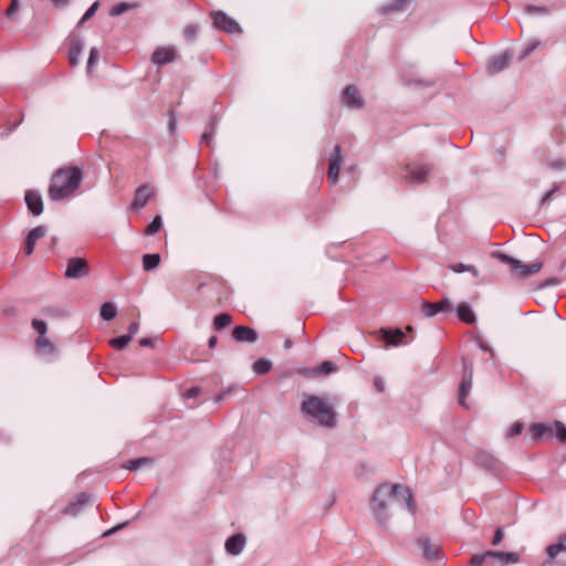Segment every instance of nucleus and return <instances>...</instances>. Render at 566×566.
Instances as JSON below:
<instances>
[{"label": "nucleus", "mask_w": 566, "mask_h": 566, "mask_svg": "<svg viewBox=\"0 0 566 566\" xmlns=\"http://www.w3.org/2000/svg\"><path fill=\"white\" fill-rule=\"evenodd\" d=\"M394 502L405 506L411 514L415 513L412 494L408 488H402L399 484H379L371 495L369 506L376 523L382 530L388 528L391 518L389 507Z\"/></svg>", "instance_id": "obj_1"}, {"label": "nucleus", "mask_w": 566, "mask_h": 566, "mask_svg": "<svg viewBox=\"0 0 566 566\" xmlns=\"http://www.w3.org/2000/svg\"><path fill=\"white\" fill-rule=\"evenodd\" d=\"M83 171L80 167L60 168L52 178L49 187V197L52 201L62 199L74 193L81 186Z\"/></svg>", "instance_id": "obj_2"}, {"label": "nucleus", "mask_w": 566, "mask_h": 566, "mask_svg": "<svg viewBox=\"0 0 566 566\" xmlns=\"http://www.w3.org/2000/svg\"><path fill=\"white\" fill-rule=\"evenodd\" d=\"M301 411L321 427L334 428L337 424V415L334 408L316 395L304 397Z\"/></svg>", "instance_id": "obj_3"}, {"label": "nucleus", "mask_w": 566, "mask_h": 566, "mask_svg": "<svg viewBox=\"0 0 566 566\" xmlns=\"http://www.w3.org/2000/svg\"><path fill=\"white\" fill-rule=\"evenodd\" d=\"M502 263L511 266L512 271H514L518 277L526 279L531 275L539 272L543 268V262H534L532 264H524L520 260L505 254V253H495L494 254Z\"/></svg>", "instance_id": "obj_4"}, {"label": "nucleus", "mask_w": 566, "mask_h": 566, "mask_svg": "<svg viewBox=\"0 0 566 566\" xmlns=\"http://www.w3.org/2000/svg\"><path fill=\"white\" fill-rule=\"evenodd\" d=\"M210 15L212 19V24L216 29L229 34H240L242 32L240 24L226 12L212 11Z\"/></svg>", "instance_id": "obj_5"}, {"label": "nucleus", "mask_w": 566, "mask_h": 566, "mask_svg": "<svg viewBox=\"0 0 566 566\" xmlns=\"http://www.w3.org/2000/svg\"><path fill=\"white\" fill-rule=\"evenodd\" d=\"M90 266L83 258H71L67 261L64 276L70 280L80 279L88 275Z\"/></svg>", "instance_id": "obj_6"}, {"label": "nucleus", "mask_w": 566, "mask_h": 566, "mask_svg": "<svg viewBox=\"0 0 566 566\" xmlns=\"http://www.w3.org/2000/svg\"><path fill=\"white\" fill-rule=\"evenodd\" d=\"M512 54L509 51H503L500 54L490 57L486 72L491 75L504 71L511 63Z\"/></svg>", "instance_id": "obj_7"}, {"label": "nucleus", "mask_w": 566, "mask_h": 566, "mask_svg": "<svg viewBox=\"0 0 566 566\" xmlns=\"http://www.w3.org/2000/svg\"><path fill=\"white\" fill-rule=\"evenodd\" d=\"M452 312V303L448 298H443L440 302L430 303L424 302L422 304V313L427 317H433L439 313H451Z\"/></svg>", "instance_id": "obj_8"}, {"label": "nucleus", "mask_w": 566, "mask_h": 566, "mask_svg": "<svg viewBox=\"0 0 566 566\" xmlns=\"http://www.w3.org/2000/svg\"><path fill=\"white\" fill-rule=\"evenodd\" d=\"M245 545V535L243 533H235L226 539L224 548L228 554L238 556L243 552Z\"/></svg>", "instance_id": "obj_9"}, {"label": "nucleus", "mask_w": 566, "mask_h": 566, "mask_svg": "<svg viewBox=\"0 0 566 566\" xmlns=\"http://www.w3.org/2000/svg\"><path fill=\"white\" fill-rule=\"evenodd\" d=\"M178 57V54L174 48H158L151 55V62L158 66H164L172 63Z\"/></svg>", "instance_id": "obj_10"}, {"label": "nucleus", "mask_w": 566, "mask_h": 566, "mask_svg": "<svg viewBox=\"0 0 566 566\" xmlns=\"http://www.w3.org/2000/svg\"><path fill=\"white\" fill-rule=\"evenodd\" d=\"M342 160L343 158L340 155V146L336 144L334 146V154L329 158V167L327 172L328 181L332 185H335L338 181Z\"/></svg>", "instance_id": "obj_11"}, {"label": "nucleus", "mask_w": 566, "mask_h": 566, "mask_svg": "<svg viewBox=\"0 0 566 566\" xmlns=\"http://www.w3.org/2000/svg\"><path fill=\"white\" fill-rule=\"evenodd\" d=\"M342 99L349 108H360L364 105L360 92L354 85H348L344 88Z\"/></svg>", "instance_id": "obj_12"}, {"label": "nucleus", "mask_w": 566, "mask_h": 566, "mask_svg": "<svg viewBox=\"0 0 566 566\" xmlns=\"http://www.w3.org/2000/svg\"><path fill=\"white\" fill-rule=\"evenodd\" d=\"M232 337L238 343L252 344L258 340V332L252 327L238 325L232 329Z\"/></svg>", "instance_id": "obj_13"}, {"label": "nucleus", "mask_w": 566, "mask_h": 566, "mask_svg": "<svg viewBox=\"0 0 566 566\" xmlns=\"http://www.w3.org/2000/svg\"><path fill=\"white\" fill-rule=\"evenodd\" d=\"M48 233V228L45 226H38L29 231L24 242V252L27 255H30L34 251V247L36 241Z\"/></svg>", "instance_id": "obj_14"}, {"label": "nucleus", "mask_w": 566, "mask_h": 566, "mask_svg": "<svg viewBox=\"0 0 566 566\" xmlns=\"http://www.w3.org/2000/svg\"><path fill=\"white\" fill-rule=\"evenodd\" d=\"M24 200L29 211L33 216H40L43 212V200L39 191L28 190L25 192Z\"/></svg>", "instance_id": "obj_15"}, {"label": "nucleus", "mask_w": 566, "mask_h": 566, "mask_svg": "<svg viewBox=\"0 0 566 566\" xmlns=\"http://www.w3.org/2000/svg\"><path fill=\"white\" fill-rule=\"evenodd\" d=\"M545 551L547 560L542 566H551L558 554L566 553V534L560 535L557 542L548 545Z\"/></svg>", "instance_id": "obj_16"}, {"label": "nucleus", "mask_w": 566, "mask_h": 566, "mask_svg": "<svg viewBox=\"0 0 566 566\" xmlns=\"http://www.w3.org/2000/svg\"><path fill=\"white\" fill-rule=\"evenodd\" d=\"M92 500V496L87 493H81L77 495L75 501L70 502L65 509L63 510V514L70 516H76L83 507L88 504Z\"/></svg>", "instance_id": "obj_17"}, {"label": "nucleus", "mask_w": 566, "mask_h": 566, "mask_svg": "<svg viewBox=\"0 0 566 566\" xmlns=\"http://www.w3.org/2000/svg\"><path fill=\"white\" fill-rule=\"evenodd\" d=\"M84 49V42L78 35H70L69 60L72 66L78 64L80 56Z\"/></svg>", "instance_id": "obj_18"}, {"label": "nucleus", "mask_w": 566, "mask_h": 566, "mask_svg": "<svg viewBox=\"0 0 566 566\" xmlns=\"http://www.w3.org/2000/svg\"><path fill=\"white\" fill-rule=\"evenodd\" d=\"M337 370V366L332 360H324L317 367L305 369L304 374L307 376H328Z\"/></svg>", "instance_id": "obj_19"}, {"label": "nucleus", "mask_w": 566, "mask_h": 566, "mask_svg": "<svg viewBox=\"0 0 566 566\" xmlns=\"http://www.w3.org/2000/svg\"><path fill=\"white\" fill-rule=\"evenodd\" d=\"M419 546L422 549L423 557L431 562L439 559L440 557V547L437 544L431 543L428 538H420Z\"/></svg>", "instance_id": "obj_20"}, {"label": "nucleus", "mask_w": 566, "mask_h": 566, "mask_svg": "<svg viewBox=\"0 0 566 566\" xmlns=\"http://www.w3.org/2000/svg\"><path fill=\"white\" fill-rule=\"evenodd\" d=\"M408 177L412 182L422 184L427 180L430 168L426 165L408 167Z\"/></svg>", "instance_id": "obj_21"}, {"label": "nucleus", "mask_w": 566, "mask_h": 566, "mask_svg": "<svg viewBox=\"0 0 566 566\" xmlns=\"http://www.w3.org/2000/svg\"><path fill=\"white\" fill-rule=\"evenodd\" d=\"M382 338L386 342V347L388 346H399L403 344L405 334L401 329H381Z\"/></svg>", "instance_id": "obj_22"}, {"label": "nucleus", "mask_w": 566, "mask_h": 566, "mask_svg": "<svg viewBox=\"0 0 566 566\" xmlns=\"http://www.w3.org/2000/svg\"><path fill=\"white\" fill-rule=\"evenodd\" d=\"M411 0H392L381 7V13L390 15L397 12H403L408 9Z\"/></svg>", "instance_id": "obj_23"}, {"label": "nucleus", "mask_w": 566, "mask_h": 566, "mask_svg": "<svg viewBox=\"0 0 566 566\" xmlns=\"http://www.w3.org/2000/svg\"><path fill=\"white\" fill-rule=\"evenodd\" d=\"M455 312L459 319L467 324H473L476 321V316L472 307L465 302L459 303L455 308Z\"/></svg>", "instance_id": "obj_24"}, {"label": "nucleus", "mask_w": 566, "mask_h": 566, "mask_svg": "<svg viewBox=\"0 0 566 566\" xmlns=\"http://www.w3.org/2000/svg\"><path fill=\"white\" fill-rule=\"evenodd\" d=\"M149 198H150V193L148 191V187L147 186L138 187L135 191V197L130 205V208L136 210V209L145 207L146 203L148 202Z\"/></svg>", "instance_id": "obj_25"}, {"label": "nucleus", "mask_w": 566, "mask_h": 566, "mask_svg": "<svg viewBox=\"0 0 566 566\" xmlns=\"http://www.w3.org/2000/svg\"><path fill=\"white\" fill-rule=\"evenodd\" d=\"M217 127H218V119H217V116L213 115L210 117V119L207 124L206 130L201 135L200 143L209 146L212 143V139L216 135Z\"/></svg>", "instance_id": "obj_26"}, {"label": "nucleus", "mask_w": 566, "mask_h": 566, "mask_svg": "<svg viewBox=\"0 0 566 566\" xmlns=\"http://www.w3.org/2000/svg\"><path fill=\"white\" fill-rule=\"evenodd\" d=\"M488 555H492V558H496L503 562V566L517 564L520 562V555L514 552H496L488 551Z\"/></svg>", "instance_id": "obj_27"}, {"label": "nucleus", "mask_w": 566, "mask_h": 566, "mask_svg": "<svg viewBox=\"0 0 566 566\" xmlns=\"http://www.w3.org/2000/svg\"><path fill=\"white\" fill-rule=\"evenodd\" d=\"M530 432L532 434L533 441L541 440L545 434H552L553 433V427L547 423L537 422L533 423L530 428Z\"/></svg>", "instance_id": "obj_28"}, {"label": "nucleus", "mask_w": 566, "mask_h": 566, "mask_svg": "<svg viewBox=\"0 0 566 566\" xmlns=\"http://www.w3.org/2000/svg\"><path fill=\"white\" fill-rule=\"evenodd\" d=\"M478 463L490 472H497L500 470V462L490 454H480Z\"/></svg>", "instance_id": "obj_29"}, {"label": "nucleus", "mask_w": 566, "mask_h": 566, "mask_svg": "<svg viewBox=\"0 0 566 566\" xmlns=\"http://www.w3.org/2000/svg\"><path fill=\"white\" fill-rule=\"evenodd\" d=\"M472 382H473V379H469V376L467 378L461 379V382L459 386V391H458V402H459V405H461L463 407L467 406L465 399L471 391Z\"/></svg>", "instance_id": "obj_30"}, {"label": "nucleus", "mask_w": 566, "mask_h": 566, "mask_svg": "<svg viewBox=\"0 0 566 566\" xmlns=\"http://www.w3.org/2000/svg\"><path fill=\"white\" fill-rule=\"evenodd\" d=\"M35 344L40 355H51L55 350L53 344L46 338L45 335L38 336Z\"/></svg>", "instance_id": "obj_31"}, {"label": "nucleus", "mask_w": 566, "mask_h": 566, "mask_svg": "<svg viewBox=\"0 0 566 566\" xmlns=\"http://www.w3.org/2000/svg\"><path fill=\"white\" fill-rule=\"evenodd\" d=\"M272 367L273 364L271 360L266 358H259L253 363L252 370L255 375H265L272 369Z\"/></svg>", "instance_id": "obj_32"}, {"label": "nucleus", "mask_w": 566, "mask_h": 566, "mask_svg": "<svg viewBox=\"0 0 566 566\" xmlns=\"http://www.w3.org/2000/svg\"><path fill=\"white\" fill-rule=\"evenodd\" d=\"M99 315L104 321L109 322L116 317L117 307L111 302H105L99 308Z\"/></svg>", "instance_id": "obj_33"}, {"label": "nucleus", "mask_w": 566, "mask_h": 566, "mask_svg": "<svg viewBox=\"0 0 566 566\" xmlns=\"http://www.w3.org/2000/svg\"><path fill=\"white\" fill-rule=\"evenodd\" d=\"M160 254L158 253H149V254H145L143 256V268L145 271H151L154 269H156L159 263H160Z\"/></svg>", "instance_id": "obj_34"}, {"label": "nucleus", "mask_w": 566, "mask_h": 566, "mask_svg": "<svg viewBox=\"0 0 566 566\" xmlns=\"http://www.w3.org/2000/svg\"><path fill=\"white\" fill-rule=\"evenodd\" d=\"M449 269L451 271H453L454 273L469 272L474 277L479 276V270L474 265L464 264V263H457V264H451L449 266Z\"/></svg>", "instance_id": "obj_35"}, {"label": "nucleus", "mask_w": 566, "mask_h": 566, "mask_svg": "<svg viewBox=\"0 0 566 566\" xmlns=\"http://www.w3.org/2000/svg\"><path fill=\"white\" fill-rule=\"evenodd\" d=\"M153 462V460L150 458H147V457H140V458H136V459H132L129 460L125 465L124 468L127 469V470H130V471H137L139 470L142 467H144L145 464H150Z\"/></svg>", "instance_id": "obj_36"}, {"label": "nucleus", "mask_w": 566, "mask_h": 566, "mask_svg": "<svg viewBox=\"0 0 566 566\" xmlns=\"http://www.w3.org/2000/svg\"><path fill=\"white\" fill-rule=\"evenodd\" d=\"M232 322L231 315L228 313H220L213 318V326L216 329L220 331L228 327Z\"/></svg>", "instance_id": "obj_37"}, {"label": "nucleus", "mask_w": 566, "mask_h": 566, "mask_svg": "<svg viewBox=\"0 0 566 566\" xmlns=\"http://www.w3.org/2000/svg\"><path fill=\"white\" fill-rule=\"evenodd\" d=\"M524 12L528 15H548L549 9L544 6L527 4L524 7Z\"/></svg>", "instance_id": "obj_38"}, {"label": "nucleus", "mask_w": 566, "mask_h": 566, "mask_svg": "<svg viewBox=\"0 0 566 566\" xmlns=\"http://www.w3.org/2000/svg\"><path fill=\"white\" fill-rule=\"evenodd\" d=\"M161 227H163V219L159 214H157L154 217L151 222L148 223V226L145 230V234L153 235V234L157 233L158 231H160Z\"/></svg>", "instance_id": "obj_39"}, {"label": "nucleus", "mask_w": 566, "mask_h": 566, "mask_svg": "<svg viewBox=\"0 0 566 566\" xmlns=\"http://www.w3.org/2000/svg\"><path fill=\"white\" fill-rule=\"evenodd\" d=\"M130 335H120L118 337H115L111 339L109 344L112 347H114L117 350L124 349L130 342Z\"/></svg>", "instance_id": "obj_40"}, {"label": "nucleus", "mask_w": 566, "mask_h": 566, "mask_svg": "<svg viewBox=\"0 0 566 566\" xmlns=\"http://www.w3.org/2000/svg\"><path fill=\"white\" fill-rule=\"evenodd\" d=\"M539 45H541V41H538V40H531V41H528L524 45V48H523V50L521 52L520 60H524L527 56H530Z\"/></svg>", "instance_id": "obj_41"}, {"label": "nucleus", "mask_w": 566, "mask_h": 566, "mask_svg": "<svg viewBox=\"0 0 566 566\" xmlns=\"http://www.w3.org/2000/svg\"><path fill=\"white\" fill-rule=\"evenodd\" d=\"M555 437L562 443H566V426L560 421L554 422Z\"/></svg>", "instance_id": "obj_42"}, {"label": "nucleus", "mask_w": 566, "mask_h": 566, "mask_svg": "<svg viewBox=\"0 0 566 566\" xmlns=\"http://www.w3.org/2000/svg\"><path fill=\"white\" fill-rule=\"evenodd\" d=\"M98 7H99L98 1L93 2L92 6L86 10V12L80 19L77 25L81 27L83 23H85L87 20H90L96 13Z\"/></svg>", "instance_id": "obj_43"}, {"label": "nucleus", "mask_w": 566, "mask_h": 566, "mask_svg": "<svg viewBox=\"0 0 566 566\" xmlns=\"http://www.w3.org/2000/svg\"><path fill=\"white\" fill-rule=\"evenodd\" d=\"M488 558H492V555H488V551L482 554H474L469 566H482Z\"/></svg>", "instance_id": "obj_44"}, {"label": "nucleus", "mask_w": 566, "mask_h": 566, "mask_svg": "<svg viewBox=\"0 0 566 566\" xmlns=\"http://www.w3.org/2000/svg\"><path fill=\"white\" fill-rule=\"evenodd\" d=\"M130 8H132V4H129L127 2H119L112 8L111 15H113V17L120 15V14L127 12Z\"/></svg>", "instance_id": "obj_45"}, {"label": "nucleus", "mask_w": 566, "mask_h": 566, "mask_svg": "<svg viewBox=\"0 0 566 566\" xmlns=\"http://www.w3.org/2000/svg\"><path fill=\"white\" fill-rule=\"evenodd\" d=\"M524 429V423L521 421L514 422L511 428L506 432L507 438H513L522 433Z\"/></svg>", "instance_id": "obj_46"}, {"label": "nucleus", "mask_w": 566, "mask_h": 566, "mask_svg": "<svg viewBox=\"0 0 566 566\" xmlns=\"http://www.w3.org/2000/svg\"><path fill=\"white\" fill-rule=\"evenodd\" d=\"M32 327L38 332L39 336H44L48 331L46 323L42 319L34 318L32 321Z\"/></svg>", "instance_id": "obj_47"}, {"label": "nucleus", "mask_w": 566, "mask_h": 566, "mask_svg": "<svg viewBox=\"0 0 566 566\" xmlns=\"http://www.w3.org/2000/svg\"><path fill=\"white\" fill-rule=\"evenodd\" d=\"M99 57V51L96 46H93L90 50V55L87 60V71L90 72L95 65L96 60Z\"/></svg>", "instance_id": "obj_48"}, {"label": "nucleus", "mask_w": 566, "mask_h": 566, "mask_svg": "<svg viewBox=\"0 0 566 566\" xmlns=\"http://www.w3.org/2000/svg\"><path fill=\"white\" fill-rule=\"evenodd\" d=\"M468 376L469 379H473V366L471 363H468L465 358H463L462 378H467Z\"/></svg>", "instance_id": "obj_49"}, {"label": "nucleus", "mask_w": 566, "mask_h": 566, "mask_svg": "<svg viewBox=\"0 0 566 566\" xmlns=\"http://www.w3.org/2000/svg\"><path fill=\"white\" fill-rule=\"evenodd\" d=\"M476 343H478V347L483 350V352H488L491 354V357H494L495 355V352L494 349L486 343L484 342L482 338H478L476 339Z\"/></svg>", "instance_id": "obj_50"}, {"label": "nucleus", "mask_w": 566, "mask_h": 566, "mask_svg": "<svg viewBox=\"0 0 566 566\" xmlns=\"http://www.w3.org/2000/svg\"><path fill=\"white\" fill-rule=\"evenodd\" d=\"M177 129V118L174 114V112L169 113V120H168V130L170 134H174Z\"/></svg>", "instance_id": "obj_51"}, {"label": "nucleus", "mask_w": 566, "mask_h": 566, "mask_svg": "<svg viewBox=\"0 0 566 566\" xmlns=\"http://www.w3.org/2000/svg\"><path fill=\"white\" fill-rule=\"evenodd\" d=\"M549 167L555 170L564 169L566 167V160L562 159V158L556 159V160L549 163Z\"/></svg>", "instance_id": "obj_52"}, {"label": "nucleus", "mask_w": 566, "mask_h": 566, "mask_svg": "<svg viewBox=\"0 0 566 566\" xmlns=\"http://www.w3.org/2000/svg\"><path fill=\"white\" fill-rule=\"evenodd\" d=\"M184 33H185V36H186L187 39H190V40H191V39H193V38L196 36V34H197V28H196L195 25H192V24H189V25H187V27L185 28Z\"/></svg>", "instance_id": "obj_53"}, {"label": "nucleus", "mask_w": 566, "mask_h": 566, "mask_svg": "<svg viewBox=\"0 0 566 566\" xmlns=\"http://www.w3.org/2000/svg\"><path fill=\"white\" fill-rule=\"evenodd\" d=\"M19 8V0H12L10 7L7 9V15L9 18H12L13 14L15 13V11L18 10Z\"/></svg>", "instance_id": "obj_54"}, {"label": "nucleus", "mask_w": 566, "mask_h": 566, "mask_svg": "<svg viewBox=\"0 0 566 566\" xmlns=\"http://www.w3.org/2000/svg\"><path fill=\"white\" fill-rule=\"evenodd\" d=\"M200 392V388L198 387H191L186 390L185 397L188 399L196 398Z\"/></svg>", "instance_id": "obj_55"}, {"label": "nucleus", "mask_w": 566, "mask_h": 566, "mask_svg": "<svg viewBox=\"0 0 566 566\" xmlns=\"http://www.w3.org/2000/svg\"><path fill=\"white\" fill-rule=\"evenodd\" d=\"M503 539V532L501 528H497L494 533L492 545L497 546Z\"/></svg>", "instance_id": "obj_56"}, {"label": "nucleus", "mask_w": 566, "mask_h": 566, "mask_svg": "<svg viewBox=\"0 0 566 566\" xmlns=\"http://www.w3.org/2000/svg\"><path fill=\"white\" fill-rule=\"evenodd\" d=\"M127 524H128V522H124V523L117 524L116 526H114V527L109 528L108 531H106L103 534V536L112 535V534L116 533L117 531L124 528Z\"/></svg>", "instance_id": "obj_57"}, {"label": "nucleus", "mask_w": 566, "mask_h": 566, "mask_svg": "<svg viewBox=\"0 0 566 566\" xmlns=\"http://www.w3.org/2000/svg\"><path fill=\"white\" fill-rule=\"evenodd\" d=\"M138 329H139V324L137 322H133L128 326V333L126 335H130V339H132L133 336L138 332Z\"/></svg>", "instance_id": "obj_58"}, {"label": "nucleus", "mask_w": 566, "mask_h": 566, "mask_svg": "<svg viewBox=\"0 0 566 566\" xmlns=\"http://www.w3.org/2000/svg\"><path fill=\"white\" fill-rule=\"evenodd\" d=\"M154 343H155V339L154 338H150V337H144L139 340V345L142 347H153L154 346Z\"/></svg>", "instance_id": "obj_59"}, {"label": "nucleus", "mask_w": 566, "mask_h": 566, "mask_svg": "<svg viewBox=\"0 0 566 566\" xmlns=\"http://www.w3.org/2000/svg\"><path fill=\"white\" fill-rule=\"evenodd\" d=\"M559 284V279L557 277H549L547 279L543 284L542 286L543 287H548V286H556Z\"/></svg>", "instance_id": "obj_60"}, {"label": "nucleus", "mask_w": 566, "mask_h": 566, "mask_svg": "<svg viewBox=\"0 0 566 566\" xmlns=\"http://www.w3.org/2000/svg\"><path fill=\"white\" fill-rule=\"evenodd\" d=\"M557 190V187L552 188L549 191H547L541 199V205L546 203L553 196V193Z\"/></svg>", "instance_id": "obj_61"}, {"label": "nucleus", "mask_w": 566, "mask_h": 566, "mask_svg": "<svg viewBox=\"0 0 566 566\" xmlns=\"http://www.w3.org/2000/svg\"><path fill=\"white\" fill-rule=\"evenodd\" d=\"M374 385H375V387L377 388V390H378L379 392H381V391H384V390H385V382L382 381V379H381V378L376 377V378L374 379Z\"/></svg>", "instance_id": "obj_62"}, {"label": "nucleus", "mask_w": 566, "mask_h": 566, "mask_svg": "<svg viewBox=\"0 0 566 566\" xmlns=\"http://www.w3.org/2000/svg\"><path fill=\"white\" fill-rule=\"evenodd\" d=\"M21 122H22V118H20L19 120L14 122V123L10 126L9 132H8V133H6V134L1 133V134H0V136H1V137H4V136H8L9 134H11L13 130H15V129L19 127V125L21 124Z\"/></svg>", "instance_id": "obj_63"}, {"label": "nucleus", "mask_w": 566, "mask_h": 566, "mask_svg": "<svg viewBox=\"0 0 566 566\" xmlns=\"http://www.w3.org/2000/svg\"><path fill=\"white\" fill-rule=\"evenodd\" d=\"M218 344V337L216 335H212L209 339H208V346L209 348H214Z\"/></svg>", "instance_id": "obj_64"}]
</instances>
